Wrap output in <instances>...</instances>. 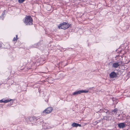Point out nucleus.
Segmentation results:
<instances>
[{
	"label": "nucleus",
	"mask_w": 130,
	"mask_h": 130,
	"mask_svg": "<svg viewBox=\"0 0 130 130\" xmlns=\"http://www.w3.org/2000/svg\"><path fill=\"white\" fill-rule=\"evenodd\" d=\"M23 21L26 25H30L33 24V20L30 16L26 15Z\"/></svg>",
	"instance_id": "nucleus-1"
},
{
	"label": "nucleus",
	"mask_w": 130,
	"mask_h": 130,
	"mask_svg": "<svg viewBox=\"0 0 130 130\" xmlns=\"http://www.w3.org/2000/svg\"><path fill=\"white\" fill-rule=\"evenodd\" d=\"M70 24L69 25V23L63 22L61 23L58 26V27L60 29H63L65 30L68 28L70 26Z\"/></svg>",
	"instance_id": "nucleus-2"
},
{
	"label": "nucleus",
	"mask_w": 130,
	"mask_h": 130,
	"mask_svg": "<svg viewBox=\"0 0 130 130\" xmlns=\"http://www.w3.org/2000/svg\"><path fill=\"white\" fill-rule=\"evenodd\" d=\"M36 117H30L27 120L28 123L32 124V125H35L36 124Z\"/></svg>",
	"instance_id": "nucleus-3"
},
{
	"label": "nucleus",
	"mask_w": 130,
	"mask_h": 130,
	"mask_svg": "<svg viewBox=\"0 0 130 130\" xmlns=\"http://www.w3.org/2000/svg\"><path fill=\"white\" fill-rule=\"evenodd\" d=\"M53 109L52 107H49L44 110L42 113V114L43 115L51 113Z\"/></svg>",
	"instance_id": "nucleus-4"
},
{
	"label": "nucleus",
	"mask_w": 130,
	"mask_h": 130,
	"mask_svg": "<svg viewBox=\"0 0 130 130\" xmlns=\"http://www.w3.org/2000/svg\"><path fill=\"white\" fill-rule=\"evenodd\" d=\"M9 101H10L11 104L13 103V101L10 99L5 100V99L4 98L0 100V103H6Z\"/></svg>",
	"instance_id": "nucleus-5"
},
{
	"label": "nucleus",
	"mask_w": 130,
	"mask_h": 130,
	"mask_svg": "<svg viewBox=\"0 0 130 130\" xmlns=\"http://www.w3.org/2000/svg\"><path fill=\"white\" fill-rule=\"evenodd\" d=\"M36 124L35 125H36L37 124H39L43 121V119L42 118L40 117L39 118L37 119L36 118Z\"/></svg>",
	"instance_id": "nucleus-6"
},
{
	"label": "nucleus",
	"mask_w": 130,
	"mask_h": 130,
	"mask_svg": "<svg viewBox=\"0 0 130 130\" xmlns=\"http://www.w3.org/2000/svg\"><path fill=\"white\" fill-rule=\"evenodd\" d=\"M110 77L111 78H113L116 77L117 76V74L115 72H113L110 74Z\"/></svg>",
	"instance_id": "nucleus-7"
},
{
	"label": "nucleus",
	"mask_w": 130,
	"mask_h": 130,
	"mask_svg": "<svg viewBox=\"0 0 130 130\" xmlns=\"http://www.w3.org/2000/svg\"><path fill=\"white\" fill-rule=\"evenodd\" d=\"M118 126L120 128H123L125 127V125L124 123H121L118 124Z\"/></svg>",
	"instance_id": "nucleus-8"
},
{
	"label": "nucleus",
	"mask_w": 130,
	"mask_h": 130,
	"mask_svg": "<svg viewBox=\"0 0 130 130\" xmlns=\"http://www.w3.org/2000/svg\"><path fill=\"white\" fill-rule=\"evenodd\" d=\"M82 93V90H80L77 91H76L74 92L72 94V95H76L78 94H80Z\"/></svg>",
	"instance_id": "nucleus-9"
},
{
	"label": "nucleus",
	"mask_w": 130,
	"mask_h": 130,
	"mask_svg": "<svg viewBox=\"0 0 130 130\" xmlns=\"http://www.w3.org/2000/svg\"><path fill=\"white\" fill-rule=\"evenodd\" d=\"M119 63L118 62L114 63L112 65V67L116 68L119 66Z\"/></svg>",
	"instance_id": "nucleus-10"
},
{
	"label": "nucleus",
	"mask_w": 130,
	"mask_h": 130,
	"mask_svg": "<svg viewBox=\"0 0 130 130\" xmlns=\"http://www.w3.org/2000/svg\"><path fill=\"white\" fill-rule=\"evenodd\" d=\"M72 126L73 127H77L78 126L80 127L81 125V124L74 122L72 124Z\"/></svg>",
	"instance_id": "nucleus-11"
},
{
	"label": "nucleus",
	"mask_w": 130,
	"mask_h": 130,
	"mask_svg": "<svg viewBox=\"0 0 130 130\" xmlns=\"http://www.w3.org/2000/svg\"><path fill=\"white\" fill-rule=\"evenodd\" d=\"M102 111L103 112H106L107 113H109V111L106 109L105 108L103 109H102Z\"/></svg>",
	"instance_id": "nucleus-12"
},
{
	"label": "nucleus",
	"mask_w": 130,
	"mask_h": 130,
	"mask_svg": "<svg viewBox=\"0 0 130 130\" xmlns=\"http://www.w3.org/2000/svg\"><path fill=\"white\" fill-rule=\"evenodd\" d=\"M5 10H4L3 11V13H2V20H3L4 19V17L5 14Z\"/></svg>",
	"instance_id": "nucleus-13"
},
{
	"label": "nucleus",
	"mask_w": 130,
	"mask_h": 130,
	"mask_svg": "<svg viewBox=\"0 0 130 130\" xmlns=\"http://www.w3.org/2000/svg\"><path fill=\"white\" fill-rule=\"evenodd\" d=\"M40 43H37L35 44L33 46V47H38V46L39 45Z\"/></svg>",
	"instance_id": "nucleus-14"
},
{
	"label": "nucleus",
	"mask_w": 130,
	"mask_h": 130,
	"mask_svg": "<svg viewBox=\"0 0 130 130\" xmlns=\"http://www.w3.org/2000/svg\"><path fill=\"white\" fill-rule=\"evenodd\" d=\"M18 35H16V37H14L13 38V41H17V39H18V38H17Z\"/></svg>",
	"instance_id": "nucleus-15"
},
{
	"label": "nucleus",
	"mask_w": 130,
	"mask_h": 130,
	"mask_svg": "<svg viewBox=\"0 0 130 130\" xmlns=\"http://www.w3.org/2000/svg\"><path fill=\"white\" fill-rule=\"evenodd\" d=\"M82 93H87L88 92V90H81Z\"/></svg>",
	"instance_id": "nucleus-16"
},
{
	"label": "nucleus",
	"mask_w": 130,
	"mask_h": 130,
	"mask_svg": "<svg viewBox=\"0 0 130 130\" xmlns=\"http://www.w3.org/2000/svg\"><path fill=\"white\" fill-rule=\"evenodd\" d=\"M26 0H18V2L19 3L21 4L23 3Z\"/></svg>",
	"instance_id": "nucleus-17"
},
{
	"label": "nucleus",
	"mask_w": 130,
	"mask_h": 130,
	"mask_svg": "<svg viewBox=\"0 0 130 130\" xmlns=\"http://www.w3.org/2000/svg\"><path fill=\"white\" fill-rule=\"evenodd\" d=\"M118 62L119 63V66H120V65H122V63H123V62L122 61H119V62Z\"/></svg>",
	"instance_id": "nucleus-18"
},
{
	"label": "nucleus",
	"mask_w": 130,
	"mask_h": 130,
	"mask_svg": "<svg viewBox=\"0 0 130 130\" xmlns=\"http://www.w3.org/2000/svg\"><path fill=\"white\" fill-rule=\"evenodd\" d=\"M117 110L116 109H114L113 110H112V112H117Z\"/></svg>",
	"instance_id": "nucleus-19"
},
{
	"label": "nucleus",
	"mask_w": 130,
	"mask_h": 130,
	"mask_svg": "<svg viewBox=\"0 0 130 130\" xmlns=\"http://www.w3.org/2000/svg\"><path fill=\"white\" fill-rule=\"evenodd\" d=\"M2 45H1V44L0 43V47H1L2 46Z\"/></svg>",
	"instance_id": "nucleus-20"
},
{
	"label": "nucleus",
	"mask_w": 130,
	"mask_h": 130,
	"mask_svg": "<svg viewBox=\"0 0 130 130\" xmlns=\"http://www.w3.org/2000/svg\"><path fill=\"white\" fill-rule=\"evenodd\" d=\"M40 49L41 50H42V49L41 48H40Z\"/></svg>",
	"instance_id": "nucleus-21"
},
{
	"label": "nucleus",
	"mask_w": 130,
	"mask_h": 130,
	"mask_svg": "<svg viewBox=\"0 0 130 130\" xmlns=\"http://www.w3.org/2000/svg\"><path fill=\"white\" fill-rule=\"evenodd\" d=\"M2 17V16H0V18H1V17Z\"/></svg>",
	"instance_id": "nucleus-22"
}]
</instances>
